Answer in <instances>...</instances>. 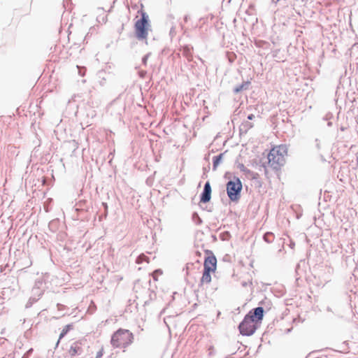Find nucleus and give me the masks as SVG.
<instances>
[{"mask_svg":"<svg viewBox=\"0 0 358 358\" xmlns=\"http://www.w3.org/2000/svg\"><path fill=\"white\" fill-rule=\"evenodd\" d=\"M320 158L321 161H322V162L326 161V159L324 158V157L322 155H320Z\"/></svg>","mask_w":358,"mask_h":358,"instance_id":"34","label":"nucleus"},{"mask_svg":"<svg viewBox=\"0 0 358 358\" xmlns=\"http://www.w3.org/2000/svg\"><path fill=\"white\" fill-rule=\"evenodd\" d=\"M73 324H68L63 328V329L62 330V331L59 334V339L56 343V346H57L59 345L60 340L62 338H63L71 329H73Z\"/></svg>","mask_w":358,"mask_h":358,"instance_id":"16","label":"nucleus"},{"mask_svg":"<svg viewBox=\"0 0 358 358\" xmlns=\"http://www.w3.org/2000/svg\"><path fill=\"white\" fill-rule=\"evenodd\" d=\"M230 236V234L229 231H225L221 234L222 240H227Z\"/></svg>","mask_w":358,"mask_h":358,"instance_id":"23","label":"nucleus"},{"mask_svg":"<svg viewBox=\"0 0 358 358\" xmlns=\"http://www.w3.org/2000/svg\"><path fill=\"white\" fill-rule=\"evenodd\" d=\"M306 264L304 260L300 261V262L296 265V271H298V270L300 268L301 266H304Z\"/></svg>","mask_w":358,"mask_h":358,"instance_id":"28","label":"nucleus"},{"mask_svg":"<svg viewBox=\"0 0 358 358\" xmlns=\"http://www.w3.org/2000/svg\"><path fill=\"white\" fill-rule=\"evenodd\" d=\"M255 117V116L253 114H250L247 117L248 120H252Z\"/></svg>","mask_w":358,"mask_h":358,"instance_id":"31","label":"nucleus"},{"mask_svg":"<svg viewBox=\"0 0 358 358\" xmlns=\"http://www.w3.org/2000/svg\"><path fill=\"white\" fill-rule=\"evenodd\" d=\"M102 206H103L104 209H105V211H106V214H107V210H108V204L105 202H103L102 203Z\"/></svg>","mask_w":358,"mask_h":358,"instance_id":"32","label":"nucleus"},{"mask_svg":"<svg viewBox=\"0 0 358 358\" xmlns=\"http://www.w3.org/2000/svg\"><path fill=\"white\" fill-rule=\"evenodd\" d=\"M192 218L193 221L198 225L201 224L202 223V220L199 217V214L196 212H194L192 215Z\"/></svg>","mask_w":358,"mask_h":358,"instance_id":"20","label":"nucleus"},{"mask_svg":"<svg viewBox=\"0 0 358 358\" xmlns=\"http://www.w3.org/2000/svg\"><path fill=\"white\" fill-rule=\"evenodd\" d=\"M251 83L249 80L243 81L241 84L237 85L233 89V92L234 94H238L243 90H247L249 88Z\"/></svg>","mask_w":358,"mask_h":358,"instance_id":"13","label":"nucleus"},{"mask_svg":"<svg viewBox=\"0 0 358 358\" xmlns=\"http://www.w3.org/2000/svg\"><path fill=\"white\" fill-rule=\"evenodd\" d=\"M264 314V309L262 306L250 310L238 326L240 334L245 336L253 335L262 323Z\"/></svg>","mask_w":358,"mask_h":358,"instance_id":"1","label":"nucleus"},{"mask_svg":"<svg viewBox=\"0 0 358 358\" xmlns=\"http://www.w3.org/2000/svg\"><path fill=\"white\" fill-rule=\"evenodd\" d=\"M334 117L333 115L331 113H327L323 117L318 120V124L320 127H323L324 123L327 122V127H331L332 122L331 119Z\"/></svg>","mask_w":358,"mask_h":358,"instance_id":"12","label":"nucleus"},{"mask_svg":"<svg viewBox=\"0 0 358 358\" xmlns=\"http://www.w3.org/2000/svg\"><path fill=\"white\" fill-rule=\"evenodd\" d=\"M151 53L148 52L146 55H145L142 58V64L145 66L147 65L148 59L149 57L150 56Z\"/></svg>","mask_w":358,"mask_h":358,"instance_id":"21","label":"nucleus"},{"mask_svg":"<svg viewBox=\"0 0 358 358\" xmlns=\"http://www.w3.org/2000/svg\"><path fill=\"white\" fill-rule=\"evenodd\" d=\"M261 166H262L264 169L265 172H266V168L265 165L263 164L262 165H261Z\"/></svg>","mask_w":358,"mask_h":358,"instance_id":"37","label":"nucleus"},{"mask_svg":"<svg viewBox=\"0 0 358 358\" xmlns=\"http://www.w3.org/2000/svg\"><path fill=\"white\" fill-rule=\"evenodd\" d=\"M247 173L249 174L250 176H251L252 179H256L259 176V174L257 173H255L252 171H251V173Z\"/></svg>","mask_w":358,"mask_h":358,"instance_id":"26","label":"nucleus"},{"mask_svg":"<svg viewBox=\"0 0 358 358\" xmlns=\"http://www.w3.org/2000/svg\"><path fill=\"white\" fill-rule=\"evenodd\" d=\"M146 74H147V71H146L141 70V71H138V76L141 78H145Z\"/></svg>","mask_w":358,"mask_h":358,"instance_id":"25","label":"nucleus"},{"mask_svg":"<svg viewBox=\"0 0 358 358\" xmlns=\"http://www.w3.org/2000/svg\"><path fill=\"white\" fill-rule=\"evenodd\" d=\"M238 168L240 169V170L244 173H251V171L248 169L243 164H240L238 165Z\"/></svg>","mask_w":358,"mask_h":358,"instance_id":"22","label":"nucleus"},{"mask_svg":"<svg viewBox=\"0 0 358 358\" xmlns=\"http://www.w3.org/2000/svg\"><path fill=\"white\" fill-rule=\"evenodd\" d=\"M316 351L315 350V357L314 358H319L318 357H316L315 355H316Z\"/></svg>","mask_w":358,"mask_h":358,"instance_id":"39","label":"nucleus"},{"mask_svg":"<svg viewBox=\"0 0 358 358\" xmlns=\"http://www.w3.org/2000/svg\"><path fill=\"white\" fill-rule=\"evenodd\" d=\"M189 15H185L184 16L183 20H184V22H188V20H189Z\"/></svg>","mask_w":358,"mask_h":358,"instance_id":"33","label":"nucleus"},{"mask_svg":"<svg viewBox=\"0 0 358 358\" xmlns=\"http://www.w3.org/2000/svg\"><path fill=\"white\" fill-rule=\"evenodd\" d=\"M103 355V348L100 349L97 352L95 358H101Z\"/></svg>","mask_w":358,"mask_h":358,"instance_id":"24","label":"nucleus"},{"mask_svg":"<svg viewBox=\"0 0 358 358\" xmlns=\"http://www.w3.org/2000/svg\"><path fill=\"white\" fill-rule=\"evenodd\" d=\"M288 146L286 144L280 145L271 150V156L274 154L280 157H284L287 155Z\"/></svg>","mask_w":358,"mask_h":358,"instance_id":"10","label":"nucleus"},{"mask_svg":"<svg viewBox=\"0 0 358 358\" xmlns=\"http://www.w3.org/2000/svg\"><path fill=\"white\" fill-rule=\"evenodd\" d=\"M133 341L134 334L129 330L120 328L113 334L110 343L114 348H126Z\"/></svg>","mask_w":358,"mask_h":358,"instance_id":"3","label":"nucleus"},{"mask_svg":"<svg viewBox=\"0 0 358 358\" xmlns=\"http://www.w3.org/2000/svg\"><path fill=\"white\" fill-rule=\"evenodd\" d=\"M82 343L80 341H76L70 346L69 350V355L73 357L76 355H80L83 353V348L81 346Z\"/></svg>","mask_w":358,"mask_h":358,"instance_id":"9","label":"nucleus"},{"mask_svg":"<svg viewBox=\"0 0 358 358\" xmlns=\"http://www.w3.org/2000/svg\"><path fill=\"white\" fill-rule=\"evenodd\" d=\"M207 210H208V212H211V211H212V210H211V209H207Z\"/></svg>","mask_w":358,"mask_h":358,"instance_id":"40","label":"nucleus"},{"mask_svg":"<svg viewBox=\"0 0 358 358\" xmlns=\"http://www.w3.org/2000/svg\"><path fill=\"white\" fill-rule=\"evenodd\" d=\"M211 272H214V271H210L208 268L203 269L202 277L200 280L201 284L210 283L211 282V275H210Z\"/></svg>","mask_w":358,"mask_h":358,"instance_id":"15","label":"nucleus"},{"mask_svg":"<svg viewBox=\"0 0 358 358\" xmlns=\"http://www.w3.org/2000/svg\"><path fill=\"white\" fill-rule=\"evenodd\" d=\"M34 301H36L35 299H29V301L26 304V308H28L31 307Z\"/></svg>","mask_w":358,"mask_h":358,"instance_id":"27","label":"nucleus"},{"mask_svg":"<svg viewBox=\"0 0 358 358\" xmlns=\"http://www.w3.org/2000/svg\"><path fill=\"white\" fill-rule=\"evenodd\" d=\"M267 159L271 167L275 171L280 169L285 164V158L284 157H280L275 154L271 156V152L268 154Z\"/></svg>","mask_w":358,"mask_h":358,"instance_id":"7","label":"nucleus"},{"mask_svg":"<svg viewBox=\"0 0 358 358\" xmlns=\"http://www.w3.org/2000/svg\"><path fill=\"white\" fill-rule=\"evenodd\" d=\"M252 285V281H248V282H246V281H243L241 282V285L243 287H247L248 285Z\"/></svg>","mask_w":358,"mask_h":358,"instance_id":"29","label":"nucleus"},{"mask_svg":"<svg viewBox=\"0 0 358 358\" xmlns=\"http://www.w3.org/2000/svg\"><path fill=\"white\" fill-rule=\"evenodd\" d=\"M156 272H158V273H162V271L160 269H157L155 271Z\"/></svg>","mask_w":358,"mask_h":358,"instance_id":"38","label":"nucleus"},{"mask_svg":"<svg viewBox=\"0 0 358 358\" xmlns=\"http://www.w3.org/2000/svg\"><path fill=\"white\" fill-rule=\"evenodd\" d=\"M212 188L209 181L204 184L202 192L200 194V203H206L211 199Z\"/></svg>","mask_w":358,"mask_h":358,"instance_id":"8","label":"nucleus"},{"mask_svg":"<svg viewBox=\"0 0 358 358\" xmlns=\"http://www.w3.org/2000/svg\"><path fill=\"white\" fill-rule=\"evenodd\" d=\"M59 224V220L58 219L52 220L49 222L48 228L51 231L55 232L57 230Z\"/></svg>","mask_w":358,"mask_h":358,"instance_id":"18","label":"nucleus"},{"mask_svg":"<svg viewBox=\"0 0 358 358\" xmlns=\"http://www.w3.org/2000/svg\"><path fill=\"white\" fill-rule=\"evenodd\" d=\"M109 77L110 73H108L104 70L99 71L96 73L97 81L102 87L106 84Z\"/></svg>","mask_w":358,"mask_h":358,"instance_id":"11","label":"nucleus"},{"mask_svg":"<svg viewBox=\"0 0 358 358\" xmlns=\"http://www.w3.org/2000/svg\"><path fill=\"white\" fill-rule=\"evenodd\" d=\"M263 239L268 243H272L274 240V235L272 232H266L264 234Z\"/></svg>","mask_w":358,"mask_h":358,"instance_id":"19","label":"nucleus"},{"mask_svg":"<svg viewBox=\"0 0 358 358\" xmlns=\"http://www.w3.org/2000/svg\"><path fill=\"white\" fill-rule=\"evenodd\" d=\"M138 12L141 14V17L134 24L135 37L139 41H145L147 44L148 31L151 27L150 21L145 11L141 10Z\"/></svg>","mask_w":358,"mask_h":358,"instance_id":"2","label":"nucleus"},{"mask_svg":"<svg viewBox=\"0 0 358 358\" xmlns=\"http://www.w3.org/2000/svg\"><path fill=\"white\" fill-rule=\"evenodd\" d=\"M243 184L238 177L234 176L232 180H229L226 184V191L229 199L231 202H238L241 198Z\"/></svg>","mask_w":358,"mask_h":358,"instance_id":"4","label":"nucleus"},{"mask_svg":"<svg viewBox=\"0 0 358 358\" xmlns=\"http://www.w3.org/2000/svg\"><path fill=\"white\" fill-rule=\"evenodd\" d=\"M253 127V124L250 122L245 121L240 126V132L246 134L249 129Z\"/></svg>","mask_w":358,"mask_h":358,"instance_id":"17","label":"nucleus"},{"mask_svg":"<svg viewBox=\"0 0 358 358\" xmlns=\"http://www.w3.org/2000/svg\"><path fill=\"white\" fill-rule=\"evenodd\" d=\"M210 167L208 166L207 168H203L204 171H208L209 170Z\"/></svg>","mask_w":358,"mask_h":358,"instance_id":"36","label":"nucleus"},{"mask_svg":"<svg viewBox=\"0 0 358 358\" xmlns=\"http://www.w3.org/2000/svg\"><path fill=\"white\" fill-rule=\"evenodd\" d=\"M226 152L227 151L220 153L219 155H215L213 157V171H215L217 170L218 166L222 162L224 155H225Z\"/></svg>","mask_w":358,"mask_h":358,"instance_id":"14","label":"nucleus"},{"mask_svg":"<svg viewBox=\"0 0 358 358\" xmlns=\"http://www.w3.org/2000/svg\"><path fill=\"white\" fill-rule=\"evenodd\" d=\"M315 270L317 272L318 278L323 280L324 283L330 280L333 269L328 264L318 265L317 267H315Z\"/></svg>","mask_w":358,"mask_h":358,"instance_id":"5","label":"nucleus"},{"mask_svg":"<svg viewBox=\"0 0 358 358\" xmlns=\"http://www.w3.org/2000/svg\"><path fill=\"white\" fill-rule=\"evenodd\" d=\"M206 256L204 259L203 269L208 268L210 271H215L217 268V258L214 253L210 250H206L205 251Z\"/></svg>","mask_w":358,"mask_h":358,"instance_id":"6","label":"nucleus"},{"mask_svg":"<svg viewBox=\"0 0 358 358\" xmlns=\"http://www.w3.org/2000/svg\"><path fill=\"white\" fill-rule=\"evenodd\" d=\"M85 71H86V69L85 68H81V69H79V74L81 76H84L85 74Z\"/></svg>","mask_w":358,"mask_h":358,"instance_id":"30","label":"nucleus"},{"mask_svg":"<svg viewBox=\"0 0 358 358\" xmlns=\"http://www.w3.org/2000/svg\"><path fill=\"white\" fill-rule=\"evenodd\" d=\"M32 351H33V349H32V348H31V349H29V350L27 352V354H28V355H29V354H30Z\"/></svg>","mask_w":358,"mask_h":358,"instance_id":"35","label":"nucleus"}]
</instances>
